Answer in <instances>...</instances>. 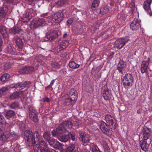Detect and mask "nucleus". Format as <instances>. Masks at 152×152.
<instances>
[{"label":"nucleus","instance_id":"obj_5","mask_svg":"<svg viewBox=\"0 0 152 152\" xmlns=\"http://www.w3.org/2000/svg\"><path fill=\"white\" fill-rule=\"evenodd\" d=\"M128 41V39L126 38H118L115 42L114 47L118 49H120L123 47Z\"/></svg>","mask_w":152,"mask_h":152},{"label":"nucleus","instance_id":"obj_44","mask_svg":"<svg viewBox=\"0 0 152 152\" xmlns=\"http://www.w3.org/2000/svg\"><path fill=\"white\" fill-rule=\"evenodd\" d=\"M49 144L50 145H53L54 143V140L50 138L47 140Z\"/></svg>","mask_w":152,"mask_h":152},{"label":"nucleus","instance_id":"obj_26","mask_svg":"<svg viewBox=\"0 0 152 152\" xmlns=\"http://www.w3.org/2000/svg\"><path fill=\"white\" fill-rule=\"evenodd\" d=\"M20 29L17 26L14 27L9 29V32L11 34H18L20 31Z\"/></svg>","mask_w":152,"mask_h":152},{"label":"nucleus","instance_id":"obj_40","mask_svg":"<svg viewBox=\"0 0 152 152\" xmlns=\"http://www.w3.org/2000/svg\"><path fill=\"white\" fill-rule=\"evenodd\" d=\"M50 132H46L44 133L43 136L45 139L48 140L50 138Z\"/></svg>","mask_w":152,"mask_h":152},{"label":"nucleus","instance_id":"obj_12","mask_svg":"<svg viewBox=\"0 0 152 152\" xmlns=\"http://www.w3.org/2000/svg\"><path fill=\"white\" fill-rule=\"evenodd\" d=\"M15 136V134L13 132L10 133L7 131L5 132L1 136V139L3 141H5L8 139H11Z\"/></svg>","mask_w":152,"mask_h":152},{"label":"nucleus","instance_id":"obj_48","mask_svg":"<svg viewBox=\"0 0 152 152\" xmlns=\"http://www.w3.org/2000/svg\"><path fill=\"white\" fill-rule=\"evenodd\" d=\"M54 82H55V80H53L51 82L50 84L48 86H47V87L46 88V89L47 88H49L51 86H52L53 85V84H54Z\"/></svg>","mask_w":152,"mask_h":152},{"label":"nucleus","instance_id":"obj_25","mask_svg":"<svg viewBox=\"0 0 152 152\" xmlns=\"http://www.w3.org/2000/svg\"><path fill=\"white\" fill-rule=\"evenodd\" d=\"M80 66V64H76L74 61H70L69 63V67L73 69H75L79 68Z\"/></svg>","mask_w":152,"mask_h":152},{"label":"nucleus","instance_id":"obj_45","mask_svg":"<svg viewBox=\"0 0 152 152\" xmlns=\"http://www.w3.org/2000/svg\"><path fill=\"white\" fill-rule=\"evenodd\" d=\"M65 3V1L64 0H61L57 2V5L60 6H62Z\"/></svg>","mask_w":152,"mask_h":152},{"label":"nucleus","instance_id":"obj_58","mask_svg":"<svg viewBox=\"0 0 152 152\" xmlns=\"http://www.w3.org/2000/svg\"><path fill=\"white\" fill-rule=\"evenodd\" d=\"M99 28V26L98 25H97L96 27H95V28L96 29H98Z\"/></svg>","mask_w":152,"mask_h":152},{"label":"nucleus","instance_id":"obj_43","mask_svg":"<svg viewBox=\"0 0 152 152\" xmlns=\"http://www.w3.org/2000/svg\"><path fill=\"white\" fill-rule=\"evenodd\" d=\"M104 152H110V149L107 144H106L104 146Z\"/></svg>","mask_w":152,"mask_h":152},{"label":"nucleus","instance_id":"obj_16","mask_svg":"<svg viewBox=\"0 0 152 152\" xmlns=\"http://www.w3.org/2000/svg\"><path fill=\"white\" fill-rule=\"evenodd\" d=\"M151 2V0H147L144 1L143 4L144 9L147 11L150 16L152 15L150 9V4Z\"/></svg>","mask_w":152,"mask_h":152},{"label":"nucleus","instance_id":"obj_61","mask_svg":"<svg viewBox=\"0 0 152 152\" xmlns=\"http://www.w3.org/2000/svg\"><path fill=\"white\" fill-rule=\"evenodd\" d=\"M2 131V130L0 128V132Z\"/></svg>","mask_w":152,"mask_h":152},{"label":"nucleus","instance_id":"obj_47","mask_svg":"<svg viewBox=\"0 0 152 152\" xmlns=\"http://www.w3.org/2000/svg\"><path fill=\"white\" fill-rule=\"evenodd\" d=\"M32 18V16H30V15H28V17L26 16V18H25V20H24V22H27L29 20H30Z\"/></svg>","mask_w":152,"mask_h":152},{"label":"nucleus","instance_id":"obj_15","mask_svg":"<svg viewBox=\"0 0 152 152\" xmlns=\"http://www.w3.org/2000/svg\"><path fill=\"white\" fill-rule=\"evenodd\" d=\"M99 126L100 129L104 133L107 134L109 133V128L105 122L103 121L101 122Z\"/></svg>","mask_w":152,"mask_h":152},{"label":"nucleus","instance_id":"obj_39","mask_svg":"<svg viewBox=\"0 0 152 152\" xmlns=\"http://www.w3.org/2000/svg\"><path fill=\"white\" fill-rule=\"evenodd\" d=\"M19 106V103L18 102H14L12 103L10 106V108L12 109L17 108Z\"/></svg>","mask_w":152,"mask_h":152},{"label":"nucleus","instance_id":"obj_38","mask_svg":"<svg viewBox=\"0 0 152 152\" xmlns=\"http://www.w3.org/2000/svg\"><path fill=\"white\" fill-rule=\"evenodd\" d=\"M109 11V9L107 7H102L101 9L100 13L101 14L103 15L107 13Z\"/></svg>","mask_w":152,"mask_h":152},{"label":"nucleus","instance_id":"obj_3","mask_svg":"<svg viewBox=\"0 0 152 152\" xmlns=\"http://www.w3.org/2000/svg\"><path fill=\"white\" fill-rule=\"evenodd\" d=\"M133 81L134 78L132 75L128 73L123 77L122 83L125 88H129L132 86Z\"/></svg>","mask_w":152,"mask_h":152},{"label":"nucleus","instance_id":"obj_6","mask_svg":"<svg viewBox=\"0 0 152 152\" xmlns=\"http://www.w3.org/2000/svg\"><path fill=\"white\" fill-rule=\"evenodd\" d=\"M29 114L31 119L35 122L38 121V119L37 112L34 107L31 106H29Z\"/></svg>","mask_w":152,"mask_h":152},{"label":"nucleus","instance_id":"obj_13","mask_svg":"<svg viewBox=\"0 0 152 152\" xmlns=\"http://www.w3.org/2000/svg\"><path fill=\"white\" fill-rule=\"evenodd\" d=\"M30 83L29 82L26 81L24 83H18L14 86H11V88H15L17 90H20L25 87H28Z\"/></svg>","mask_w":152,"mask_h":152},{"label":"nucleus","instance_id":"obj_33","mask_svg":"<svg viewBox=\"0 0 152 152\" xmlns=\"http://www.w3.org/2000/svg\"><path fill=\"white\" fill-rule=\"evenodd\" d=\"M7 11L6 8H3L1 9L0 12V17L1 18H4L6 16Z\"/></svg>","mask_w":152,"mask_h":152},{"label":"nucleus","instance_id":"obj_63","mask_svg":"<svg viewBox=\"0 0 152 152\" xmlns=\"http://www.w3.org/2000/svg\"><path fill=\"white\" fill-rule=\"evenodd\" d=\"M95 25V24H94V26H93V27H94V26Z\"/></svg>","mask_w":152,"mask_h":152},{"label":"nucleus","instance_id":"obj_46","mask_svg":"<svg viewBox=\"0 0 152 152\" xmlns=\"http://www.w3.org/2000/svg\"><path fill=\"white\" fill-rule=\"evenodd\" d=\"M1 90L2 91V92L4 94L5 92L8 90V88L7 87H4L2 88L1 89Z\"/></svg>","mask_w":152,"mask_h":152},{"label":"nucleus","instance_id":"obj_35","mask_svg":"<svg viewBox=\"0 0 152 152\" xmlns=\"http://www.w3.org/2000/svg\"><path fill=\"white\" fill-rule=\"evenodd\" d=\"M10 75L7 74H6L2 75L1 77V81L4 82L8 80L10 78Z\"/></svg>","mask_w":152,"mask_h":152},{"label":"nucleus","instance_id":"obj_23","mask_svg":"<svg viewBox=\"0 0 152 152\" xmlns=\"http://www.w3.org/2000/svg\"><path fill=\"white\" fill-rule=\"evenodd\" d=\"M0 34L2 35L4 38L6 37L7 36L6 28L1 24H0Z\"/></svg>","mask_w":152,"mask_h":152},{"label":"nucleus","instance_id":"obj_4","mask_svg":"<svg viewBox=\"0 0 152 152\" xmlns=\"http://www.w3.org/2000/svg\"><path fill=\"white\" fill-rule=\"evenodd\" d=\"M73 92L75 94L74 97H69L68 95H65L64 96L63 99L64 100L65 104L66 105H69L71 104L77 99V92L76 91L73 90Z\"/></svg>","mask_w":152,"mask_h":152},{"label":"nucleus","instance_id":"obj_57","mask_svg":"<svg viewBox=\"0 0 152 152\" xmlns=\"http://www.w3.org/2000/svg\"><path fill=\"white\" fill-rule=\"evenodd\" d=\"M74 152H79L77 148V149H75L74 151Z\"/></svg>","mask_w":152,"mask_h":152},{"label":"nucleus","instance_id":"obj_7","mask_svg":"<svg viewBox=\"0 0 152 152\" xmlns=\"http://www.w3.org/2000/svg\"><path fill=\"white\" fill-rule=\"evenodd\" d=\"M104 120L108 124V126L112 129H114L116 127V124L114 122L113 118L110 115H106L104 117Z\"/></svg>","mask_w":152,"mask_h":152},{"label":"nucleus","instance_id":"obj_27","mask_svg":"<svg viewBox=\"0 0 152 152\" xmlns=\"http://www.w3.org/2000/svg\"><path fill=\"white\" fill-rule=\"evenodd\" d=\"M15 114V112L13 110H10L6 113L5 116L7 119H10L13 118Z\"/></svg>","mask_w":152,"mask_h":152},{"label":"nucleus","instance_id":"obj_10","mask_svg":"<svg viewBox=\"0 0 152 152\" xmlns=\"http://www.w3.org/2000/svg\"><path fill=\"white\" fill-rule=\"evenodd\" d=\"M69 44L68 41L64 40L58 42V45L56 48V50L58 52L66 48Z\"/></svg>","mask_w":152,"mask_h":152},{"label":"nucleus","instance_id":"obj_22","mask_svg":"<svg viewBox=\"0 0 152 152\" xmlns=\"http://www.w3.org/2000/svg\"><path fill=\"white\" fill-rule=\"evenodd\" d=\"M80 139L84 143L89 142L90 140L88 135L83 133L80 134Z\"/></svg>","mask_w":152,"mask_h":152},{"label":"nucleus","instance_id":"obj_9","mask_svg":"<svg viewBox=\"0 0 152 152\" xmlns=\"http://www.w3.org/2000/svg\"><path fill=\"white\" fill-rule=\"evenodd\" d=\"M27 93L26 91L24 92L22 91L14 92L10 95V98L13 99L20 97L25 98H26Z\"/></svg>","mask_w":152,"mask_h":152},{"label":"nucleus","instance_id":"obj_41","mask_svg":"<svg viewBox=\"0 0 152 152\" xmlns=\"http://www.w3.org/2000/svg\"><path fill=\"white\" fill-rule=\"evenodd\" d=\"M80 124V121L75 120V121H74V122L73 124V126H75L76 128H78L79 127V125Z\"/></svg>","mask_w":152,"mask_h":152},{"label":"nucleus","instance_id":"obj_24","mask_svg":"<svg viewBox=\"0 0 152 152\" xmlns=\"http://www.w3.org/2000/svg\"><path fill=\"white\" fill-rule=\"evenodd\" d=\"M100 0H93L91 3V9L95 10L99 5Z\"/></svg>","mask_w":152,"mask_h":152},{"label":"nucleus","instance_id":"obj_2","mask_svg":"<svg viewBox=\"0 0 152 152\" xmlns=\"http://www.w3.org/2000/svg\"><path fill=\"white\" fill-rule=\"evenodd\" d=\"M61 132L58 131V129H56V130H53L52 132V135L54 137H56L58 140L62 142H67L69 138L70 135L69 134H65L64 133L67 132V130L63 129Z\"/></svg>","mask_w":152,"mask_h":152},{"label":"nucleus","instance_id":"obj_11","mask_svg":"<svg viewBox=\"0 0 152 152\" xmlns=\"http://www.w3.org/2000/svg\"><path fill=\"white\" fill-rule=\"evenodd\" d=\"M150 129L146 127L144 128L141 132L142 137L143 140H147V139H149L150 136Z\"/></svg>","mask_w":152,"mask_h":152},{"label":"nucleus","instance_id":"obj_56","mask_svg":"<svg viewBox=\"0 0 152 152\" xmlns=\"http://www.w3.org/2000/svg\"><path fill=\"white\" fill-rule=\"evenodd\" d=\"M67 35V34L65 33L63 35V37L64 38Z\"/></svg>","mask_w":152,"mask_h":152},{"label":"nucleus","instance_id":"obj_54","mask_svg":"<svg viewBox=\"0 0 152 152\" xmlns=\"http://www.w3.org/2000/svg\"><path fill=\"white\" fill-rule=\"evenodd\" d=\"M142 111V110L141 109H138L137 111V113L138 114H140Z\"/></svg>","mask_w":152,"mask_h":152},{"label":"nucleus","instance_id":"obj_53","mask_svg":"<svg viewBox=\"0 0 152 152\" xmlns=\"http://www.w3.org/2000/svg\"><path fill=\"white\" fill-rule=\"evenodd\" d=\"M2 43L1 39H0V52L2 50L1 46L2 45Z\"/></svg>","mask_w":152,"mask_h":152},{"label":"nucleus","instance_id":"obj_31","mask_svg":"<svg viewBox=\"0 0 152 152\" xmlns=\"http://www.w3.org/2000/svg\"><path fill=\"white\" fill-rule=\"evenodd\" d=\"M60 14L59 15V14H56L55 15V16H57V18H53V21H54L56 23H58L61 22V21L62 20L63 18V17L62 16H60Z\"/></svg>","mask_w":152,"mask_h":152},{"label":"nucleus","instance_id":"obj_29","mask_svg":"<svg viewBox=\"0 0 152 152\" xmlns=\"http://www.w3.org/2000/svg\"><path fill=\"white\" fill-rule=\"evenodd\" d=\"M15 41L19 48H22L23 45V43L20 39L18 37L16 38L15 39Z\"/></svg>","mask_w":152,"mask_h":152},{"label":"nucleus","instance_id":"obj_51","mask_svg":"<svg viewBox=\"0 0 152 152\" xmlns=\"http://www.w3.org/2000/svg\"><path fill=\"white\" fill-rule=\"evenodd\" d=\"M70 135V137H71V139L73 141H74L75 140V136L73 135L72 134H69Z\"/></svg>","mask_w":152,"mask_h":152},{"label":"nucleus","instance_id":"obj_34","mask_svg":"<svg viewBox=\"0 0 152 152\" xmlns=\"http://www.w3.org/2000/svg\"><path fill=\"white\" fill-rule=\"evenodd\" d=\"M37 21L39 26L44 25L45 24V22H46V19H45V18L39 19L37 20Z\"/></svg>","mask_w":152,"mask_h":152},{"label":"nucleus","instance_id":"obj_60","mask_svg":"<svg viewBox=\"0 0 152 152\" xmlns=\"http://www.w3.org/2000/svg\"><path fill=\"white\" fill-rule=\"evenodd\" d=\"M47 13H45V14H44V15H45V16H46L47 15Z\"/></svg>","mask_w":152,"mask_h":152},{"label":"nucleus","instance_id":"obj_8","mask_svg":"<svg viewBox=\"0 0 152 152\" xmlns=\"http://www.w3.org/2000/svg\"><path fill=\"white\" fill-rule=\"evenodd\" d=\"M72 123L69 121H65L63 122L62 124H60L56 129H58V131L61 132L63 129L66 130V129H70L72 126Z\"/></svg>","mask_w":152,"mask_h":152},{"label":"nucleus","instance_id":"obj_30","mask_svg":"<svg viewBox=\"0 0 152 152\" xmlns=\"http://www.w3.org/2000/svg\"><path fill=\"white\" fill-rule=\"evenodd\" d=\"M75 147V144H72L68 147L64 151H62L61 152H72Z\"/></svg>","mask_w":152,"mask_h":152},{"label":"nucleus","instance_id":"obj_42","mask_svg":"<svg viewBox=\"0 0 152 152\" xmlns=\"http://www.w3.org/2000/svg\"><path fill=\"white\" fill-rule=\"evenodd\" d=\"M5 119L3 116L0 114V125H3L5 124Z\"/></svg>","mask_w":152,"mask_h":152},{"label":"nucleus","instance_id":"obj_52","mask_svg":"<svg viewBox=\"0 0 152 152\" xmlns=\"http://www.w3.org/2000/svg\"><path fill=\"white\" fill-rule=\"evenodd\" d=\"M44 101L45 102H49L50 101V99L49 98H48L47 97H45L44 99Z\"/></svg>","mask_w":152,"mask_h":152},{"label":"nucleus","instance_id":"obj_49","mask_svg":"<svg viewBox=\"0 0 152 152\" xmlns=\"http://www.w3.org/2000/svg\"><path fill=\"white\" fill-rule=\"evenodd\" d=\"M73 19L72 18H70L68 20L67 22L68 24H71L73 22Z\"/></svg>","mask_w":152,"mask_h":152},{"label":"nucleus","instance_id":"obj_20","mask_svg":"<svg viewBox=\"0 0 152 152\" xmlns=\"http://www.w3.org/2000/svg\"><path fill=\"white\" fill-rule=\"evenodd\" d=\"M126 64L125 62L122 60H121L118 65V69L119 72L123 73L126 68Z\"/></svg>","mask_w":152,"mask_h":152},{"label":"nucleus","instance_id":"obj_18","mask_svg":"<svg viewBox=\"0 0 152 152\" xmlns=\"http://www.w3.org/2000/svg\"><path fill=\"white\" fill-rule=\"evenodd\" d=\"M58 36V34L57 31H52L47 35V37L48 39L51 40L57 38Z\"/></svg>","mask_w":152,"mask_h":152},{"label":"nucleus","instance_id":"obj_14","mask_svg":"<svg viewBox=\"0 0 152 152\" xmlns=\"http://www.w3.org/2000/svg\"><path fill=\"white\" fill-rule=\"evenodd\" d=\"M149 61V58H148L146 61H143L142 62L140 67V70L142 73L146 72L148 71Z\"/></svg>","mask_w":152,"mask_h":152},{"label":"nucleus","instance_id":"obj_28","mask_svg":"<svg viewBox=\"0 0 152 152\" xmlns=\"http://www.w3.org/2000/svg\"><path fill=\"white\" fill-rule=\"evenodd\" d=\"M38 142L39 147L40 151L42 150V149L45 148L47 147V144L44 140H42L40 141H39Z\"/></svg>","mask_w":152,"mask_h":152},{"label":"nucleus","instance_id":"obj_55","mask_svg":"<svg viewBox=\"0 0 152 152\" xmlns=\"http://www.w3.org/2000/svg\"><path fill=\"white\" fill-rule=\"evenodd\" d=\"M27 2H30V3H32L33 2L34 0H25Z\"/></svg>","mask_w":152,"mask_h":152},{"label":"nucleus","instance_id":"obj_1","mask_svg":"<svg viewBox=\"0 0 152 152\" xmlns=\"http://www.w3.org/2000/svg\"><path fill=\"white\" fill-rule=\"evenodd\" d=\"M25 139L27 144L29 146L34 145H37V142L40 139V136L38 132L35 131L33 133L30 130H26L24 132Z\"/></svg>","mask_w":152,"mask_h":152},{"label":"nucleus","instance_id":"obj_50","mask_svg":"<svg viewBox=\"0 0 152 152\" xmlns=\"http://www.w3.org/2000/svg\"><path fill=\"white\" fill-rule=\"evenodd\" d=\"M75 91H76L74 89H72L71 90V91L70 92L69 95L71 96V97H74L75 94H74V93L73 92V90Z\"/></svg>","mask_w":152,"mask_h":152},{"label":"nucleus","instance_id":"obj_37","mask_svg":"<svg viewBox=\"0 0 152 152\" xmlns=\"http://www.w3.org/2000/svg\"><path fill=\"white\" fill-rule=\"evenodd\" d=\"M91 148L92 152H101L99 149L96 145L93 144L91 146Z\"/></svg>","mask_w":152,"mask_h":152},{"label":"nucleus","instance_id":"obj_17","mask_svg":"<svg viewBox=\"0 0 152 152\" xmlns=\"http://www.w3.org/2000/svg\"><path fill=\"white\" fill-rule=\"evenodd\" d=\"M34 71V69L31 66H25L20 69L19 72L21 74H27L31 73Z\"/></svg>","mask_w":152,"mask_h":152},{"label":"nucleus","instance_id":"obj_32","mask_svg":"<svg viewBox=\"0 0 152 152\" xmlns=\"http://www.w3.org/2000/svg\"><path fill=\"white\" fill-rule=\"evenodd\" d=\"M30 26L31 28H35L39 27L37 21V20H34L31 22Z\"/></svg>","mask_w":152,"mask_h":152},{"label":"nucleus","instance_id":"obj_36","mask_svg":"<svg viewBox=\"0 0 152 152\" xmlns=\"http://www.w3.org/2000/svg\"><path fill=\"white\" fill-rule=\"evenodd\" d=\"M103 96L105 100H107L111 97V95L108 91H105L103 94Z\"/></svg>","mask_w":152,"mask_h":152},{"label":"nucleus","instance_id":"obj_59","mask_svg":"<svg viewBox=\"0 0 152 152\" xmlns=\"http://www.w3.org/2000/svg\"><path fill=\"white\" fill-rule=\"evenodd\" d=\"M0 94H1V95H3V94H3V93L2 92V91H1V90L0 89Z\"/></svg>","mask_w":152,"mask_h":152},{"label":"nucleus","instance_id":"obj_62","mask_svg":"<svg viewBox=\"0 0 152 152\" xmlns=\"http://www.w3.org/2000/svg\"><path fill=\"white\" fill-rule=\"evenodd\" d=\"M122 111H123L124 110H121Z\"/></svg>","mask_w":152,"mask_h":152},{"label":"nucleus","instance_id":"obj_19","mask_svg":"<svg viewBox=\"0 0 152 152\" xmlns=\"http://www.w3.org/2000/svg\"><path fill=\"white\" fill-rule=\"evenodd\" d=\"M139 27V23L138 20L137 19L135 18L130 24V28L133 30H137Z\"/></svg>","mask_w":152,"mask_h":152},{"label":"nucleus","instance_id":"obj_21","mask_svg":"<svg viewBox=\"0 0 152 152\" xmlns=\"http://www.w3.org/2000/svg\"><path fill=\"white\" fill-rule=\"evenodd\" d=\"M140 145L141 149L145 151H147L149 147V144L147 143L146 140H142L140 141Z\"/></svg>","mask_w":152,"mask_h":152}]
</instances>
